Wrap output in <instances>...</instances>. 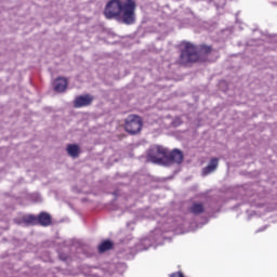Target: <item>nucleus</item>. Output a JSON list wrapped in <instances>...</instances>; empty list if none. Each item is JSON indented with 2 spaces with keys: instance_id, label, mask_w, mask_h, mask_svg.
Instances as JSON below:
<instances>
[{
  "instance_id": "1",
  "label": "nucleus",
  "mask_w": 277,
  "mask_h": 277,
  "mask_svg": "<svg viewBox=\"0 0 277 277\" xmlns=\"http://www.w3.org/2000/svg\"><path fill=\"white\" fill-rule=\"evenodd\" d=\"M135 1L109 0L104 9V16L108 21H122L124 25L135 23Z\"/></svg>"
},
{
  "instance_id": "2",
  "label": "nucleus",
  "mask_w": 277,
  "mask_h": 277,
  "mask_svg": "<svg viewBox=\"0 0 277 277\" xmlns=\"http://www.w3.org/2000/svg\"><path fill=\"white\" fill-rule=\"evenodd\" d=\"M213 53V47L207 44L196 45L189 41L180 44V56L175 61L176 66H192L198 62H205Z\"/></svg>"
},
{
  "instance_id": "3",
  "label": "nucleus",
  "mask_w": 277,
  "mask_h": 277,
  "mask_svg": "<svg viewBox=\"0 0 277 277\" xmlns=\"http://www.w3.org/2000/svg\"><path fill=\"white\" fill-rule=\"evenodd\" d=\"M183 159V151L179 149L170 151V149L161 145L153 146L147 154V161L158 163V166H172V163L180 166Z\"/></svg>"
},
{
  "instance_id": "4",
  "label": "nucleus",
  "mask_w": 277,
  "mask_h": 277,
  "mask_svg": "<svg viewBox=\"0 0 277 277\" xmlns=\"http://www.w3.org/2000/svg\"><path fill=\"white\" fill-rule=\"evenodd\" d=\"M144 127V121L138 115H129L124 119V129L130 135H137Z\"/></svg>"
},
{
  "instance_id": "5",
  "label": "nucleus",
  "mask_w": 277,
  "mask_h": 277,
  "mask_svg": "<svg viewBox=\"0 0 277 277\" xmlns=\"http://www.w3.org/2000/svg\"><path fill=\"white\" fill-rule=\"evenodd\" d=\"M94 103V96L91 94L78 95L72 102L75 109H81L82 107H90Z\"/></svg>"
},
{
  "instance_id": "6",
  "label": "nucleus",
  "mask_w": 277,
  "mask_h": 277,
  "mask_svg": "<svg viewBox=\"0 0 277 277\" xmlns=\"http://www.w3.org/2000/svg\"><path fill=\"white\" fill-rule=\"evenodd\" d=\"M37 224L43 227L51 226V224H53V219L51 217V214H49L48 212H41L37 216Z\"/></svg>"
},
{
  "instance_id": "7",
  "label": "nucleus",
  "mask_w": 277,
  "mask_h": 277,
  "mask_svg": "<svg viewBox=\"0 0 277 277\" xmlns=\"http://www.w3.org/2000/svg\"><path fill=\"white\" fill-rule=\"evenodd\" d=\"M220 164V160L217 158H212L207 167L202 169V176H209L212 172L217 170V166Z\"/></svg>"
},
{
  "instance_id": "8",
  "label": "nucleus",
  "mask_w": 277,
  "mask_h": 277,
  "mask_svg": "<svg viewBox=\"0 0 277 277\" xmlns=\"http://www.w3.org/2000/svg\"><path fill=\"white\" fill-rule=\"evenodd\" d=\"M66 88H68V79L58 77L54 81V90L55 92H66Z\"/></svg>"
},
{
  "instance_id": "9",
  "label": "nucleus",
  "mask_w": 277,
  "mask_h": 277,
  "mask_svg": "<svg viewBox=\"0 0 277 277\" xmlns=\"http://www.w3.org/2000/svg\"><path fill=\"white\" fill-rule=\"evenodd\" d=\"M81 154V148L77 144H68L67 145V155L69 157H72L74 159H77L79 155Z\"/></svg>"
},
{
  "instance_id": "10",
  "label": "nucleus",
  "mask_w": 277,
  "mask_h": 277,
  "mask_svg": "<svg viewBox=\"0 0 277 277\" xmlns=\"http://www.w3.org/2000/svg\"><path fill=\"white\" fill-rule=\"evenodd\" d=\"M190 213L194 215H200V213H205V205L195 202L193 206L189 208Z\"/></svg>"
},
{
  "instance_id": "11",
  "label": "nucleus",
  "mask_w": 277,
  "mask_h": 277,
  "mask_svg": "<svg viewBox=\"0 0 277 277\" xmlns=\"http://www.w3.org/2000/svg\"><path fill=\"white\" fill-rule=\"evenodd\" d=\"M114 248V242L111 240H104L100 246H98V252H107V250H111Z\"/></svg>"
},
{
  "instance_id": "12",
  "label": "nucleus",
  "mask_w": 277,
  "mask_h": 277,
  "mask_svg": "<svg viewBox=\"0 0 277 277\" xmlns=\"http://www.w3.org/2000/svg\"><path fill=\"white\" fill-rule=\"evenodd\" d=\"M24 224H28L30 226H38V216L28 215L23 219Z\"/></svg>"
}]
</instances>
